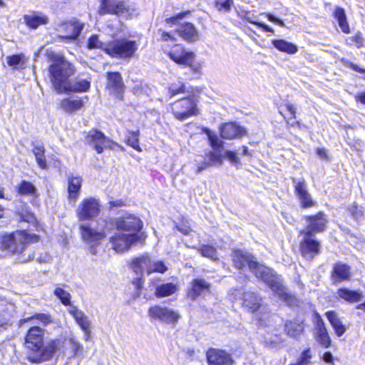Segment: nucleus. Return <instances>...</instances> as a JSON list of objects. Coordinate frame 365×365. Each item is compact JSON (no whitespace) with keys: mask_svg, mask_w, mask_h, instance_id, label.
<instances>
[{"mask_svg":"<svg viewBox=\"0 0 365 365\" xmlns=\"http://www.w3.org/2000/svg\"><path fill=\"white\" fill-rule=\"evenodd\" d=\"M246 133L245 128L236 123H227L220 127V136L224 139L232 140L241 138Z\"/></svg>","mask_w":365,"mask_h":365,"instance_id":"nucleus-19","label":"nucleus"},{"mask_svg":"<svg viewBox=\"0 0 365 365\" xmlns=\"http://www.w3.org/2000/svg\"><path fill=\"white\" fill-rule=\"evenodd\" d=\"M188 14H189V12H181V13L176 14L175 16H174L173 17L166 19L165 21H166L167 24H175L178 20L182 19Z\"/></svg>","mask_w":365,"mask_h":365,"instance_id":"nucleus-59","label":"nucleus"},{"mask_svg":"<svg viewBox=\"0 0 365 365\" xmlns=\"http://www.w3.org/2000/svg\"><path fill=\"white\" fill-rule=\"evenodd\" d=\"M206 355L210 365H232L233 363L230 354L221 349H210Z\"/></svg>","mask_w":365,"mask_h":365,"instance_id":"nucleus-20","label":"nucleus"},{"mask_svg":"<svg viewBox=\"0 0 365 365\" xmlns=\"http://www.w3.org/2000/svg\"><path fill=\"white\" fill-rule=\"evenodd\" d=\"M11 326L9 319L4 314L0 313V333L4 332Z\"/></svg>","mask_w":365,"mask_h":365,"instance_id":"nucleus-55","label":"nucleus"},{"mask_svg":"<svg viewBox=\"0 0 365 365\" xmlns=\"http://www.w3.org/2000/svg\"><path fill=\"white\" fill-rule=\"evenodd\" d=\"M82 185V178L80 176H71L68 178V198L76 201L78 197Z\"/></svg>","mask_w":365,"mask_h":365,"instance_id":"nucleus-28","label":"nucleus"},{"mask_svg":"<svg viewBox=\"0 0 365 365\" xmlns=\"http://www.w3.org/2000/svg\"><path fill=\"white\" fill-rule=\"evenodd\" d=\"M45 148L39 143H34L32 152L35 156L38 165L43 170L48 169L47 162L45 157Z\"/></svg>","mask_w":365,"mask_h":365,"instance_id":"nucleus-34","label":"nucleus"},{"mask_svg":"<svg viewBox=\"0 0 365 365\" xmlns=\"http://www.w3.org/2000/svg\"><path fill=\"white\" fill-rule=\"evenodd\" d=\"M144 233H125L120 231L115 232L110 238L112 248L118 253L128 251L133 245L145 241Z\"/></svg>","mask_w":365,"mask_h":365,"instance_id":"nucleus-6","label":"nucleus"},{"mask_svg":"<svg viewBox=\"0 0 365 365\" xmlns=\"http://www.w3.org/2000/svg\"><path fill=\"white\" fill-rule=\"evenodd\" d=\"M177 34L184 40L196 41L198 39V33L195 26L191 23H185L176 30Z\"/></svg>","mask_w":365,"mask_h":365,"instance_id":"nucleus-26","label":"nucleus"},{"mask_svg":"<svg viewBox=\"0 0 365 365\" xmlns=\"http://www.w3.org/2000/svg\"><path fill=\"white\" fill-rule=\"evenodd\" d=\"M37 262L40 264L48 262L51 260V257L45 253V254H41L36 259Z\"/></svg>","mask_w":365,"mask_h":365,"instance_id":"nucleus-63","label":"nucleus"},{"mask_svg":"<svg viewBox=\"0 0 365 365\" xmlns=\"http://www.w3.org/2000/svg\"><path fill=\"white\" fill-rule=\"evenodd\" d=\"M39 237L26 231H17L8 235H0V254L2 255H16L20 262L26 263L34 259L35 252L30 250L26 255L28 247L38 242Z\"/></svg>","mask_w":365,"mask_h":365,"instance_id":"nucleus-3","label":"nucleus"},{"mask_svg":"<svg viewBox=\"0 0 365 365\" xmlns=\"http://www.w3.org/2000/svg\"><path fill=\"white\" fill-rule=\"evenodd\" d=\"M69 341L70 344H71L72 349L73 350L74 354H76L81 349L80 344L76 341L73 339H71Z\"/></svg>","mask_w":365,"mask_h":365,"instance_id":"nucleus-64","label":"nucleus"},{"mask_svg":"<svg viewBox=\"0 0 365 365\" xmlns=\"http://www.w3.org/2000/svg\"><path fill=\"white\" fill-rule=\"evenodd\" d=\"M242 304L250 312L257 311L260 307L261 299L252 292H246L243 294Z\"/></svg>","mask_w":365,"mask_h":365,"instance_id":"nucleus-31","label":"nucleus"},{"mask_svg":"<svg viewBox=\"0 0 365 365\" xmlns=\"http://www.w3.org/2000/svg\"><path fill=\"white\" fill-rule=\"evenodd\" d=\"M208 140L213 149L220 148L223 145V142L219 139L218 136L215 133L210 136Z\"/></svg>","mask_w":365,"mask_h":365,"instance_id":"nucleus-54","label":"nucleus"},{"mask_svg":"<svg viewBox=\"0 0 365 365\" xmlns=\"http://www.w3.org/2000/svg\"><path fill=\"white\" fill-rule=\"evenodd\" d=\"M325 315L334 329L336 336H341L345 333L346 328L342 324L336 312L334 311H329L326 312Z\"/></svg>","mask_w":365,"mask_h":365,"instance_id":"nucleus-29","label":"nucleus"},{"mask_svg":"<svg viewBox=\"0 0 365 365\" xmlns=\"http://www.w3.org/2000/svg\"><path fill=\"white\" fill-rule=\"evenodd\" d=\"M303 240L301 242V252L304 258L312 260L320 252V243L313 235H303Z\"/></svg>","mask_w":365,"mask_h":365,"instance_id":"nucleus-16","label":"nucleus"},{"mask_svg":"<svg viewBox=\"0 0 365 365\" xmlns=\"http://www.w3.org/2000/svg\"><path fill=\"white\" fill-rule=\"evenodd\" d=\"M168 269L165 264L162 261L153 262L152 261L151 273L156 272L164 273Z\"/></svg>","mask_w":365,"mask_h":365,"instance_id":"nucleus-52","label":"nucleus"},{"mask_svg":"<svg viewBox=\"0 0 365 365\" xmlns=\"http://www.w3.org/2000/svg\"><path fill=\"white\" fill-rule=\"evenodd\" d=\"M152 260L148 255H142L133 260L130 267L138 276H142L143 272L151 274Z\"/></svg>","mask_w":365,"mask_h":365,"instance_id":"nucleus-24","label":"nucleus"},{"mask_svg":"<svg viewBox=\"0 0 365 365\" xmlns=\"http://www.w3.org/2000/svg\"><path fill=\"white\" fill-rule=\"evenodd\" d=\"M48 20L47 16L38 14V13L24 16V21L26 25L31 29H36L40 25L46 24Z\"/></svg>","mask_w":365,"mask_h":365,"instance_id":"nucleus-35","label":"nucleus"},{"mask_svg":"<svg viewBox=\"0 0 365 365\" xmlns=\"http://www.w3.org/2000/svg\"><path fill=\"white\" fill-rule=\"evenodd\" d=\"M91 88V81L86 79H82L78 77L75 78L63 86V93H82L88 91Z\"/></svg>","mask_w":365,"mask_h":365,"instance_id":"nucleus-23","label":"nucleus"},{"mask_svg":"<svg viewBox=\"0 0 365 365\" xmlns=\"http://www.w3.org/2000/svg\"><path fill=\"white\" fill-rule=\"evenodd\" d=\"M334 17L337 20L339 26L345 34L349 33V26L346 21V17L344 10L341 8H337L334 11Z\"/></svg>","mask_w":365,"mask_h":365,"instance_id":"nucleus-42","label":"nucleus"},{"mask_svg":"<svg viewBox=\"0 0 365 365\" xmlns=\"http://www.w3.org/2000/svg\"><path fill=\"white\" fill-rule=\"evenodd\" d=\"M247 20L250 23L253 24L257 26L259 28H262L264 31L270 32L272 34L274 33V30L272 28H271L270 26H267V24H265L264 23L255 21L252 19H251L250 17H247Z\"/></svg>","mask_w":365,"mask_h":365,"instance_id":"nucleus-56","label":"nucleus"},{"mask_svg":"<svg viewBox=\"0 0 365 365\" xmlns=\"http://www.w3.org/2000/svg\"><path fill=\"white\" fill-rule=\"evenodd\" d=\"M231 257L237 268L243 269L248 267L256 277L263 281L279 297L284 300L287 299L288 294L279 279L273 274L269 268L259 264L249 252L242 250H235L232 251Z\"/></svg>","mask_w":365,"mask_h":365,"instance_id":"nucleus-1","label":"nucleus"},{"mask_svg":"<svg viewBox=\"0 0 365 365\" xmlns=\"http://www.w3.org/2000/svg\"><path fill=\"white\" fill-rule=\"evenodd\" d=\"M207 157L208 158L207 162L203 161L200 163L197 160H195L197 163V173L202 172L207 167L221 165L222 163V158L220 154L210 151L207 154Z\"/></svg>","mask_w":365,"mask_h":365,"instance_id":"nucleus-32","label":"nucleus"},{"mask_svg":"<svg viewBox=\"0 0 365 365\" xmlns=\"http://www.w3.org/2000/svg\"><path fill=\"white\" fill-rule=\"evenodd\" d=\"M314 336L317 341L322 346L327 348L330 346L331 339L323 319L317 314V321L314 328Z\"/></svg>","mask_w":365,"mask_h":365,"instance_id":"nucleus-21","label":"nucleus"},{"mask_svg":"<svg viewBox=\"0 0 365 365\" xmlns=\"http://www.w3.org/2000/svg\"><path fill=\"white\" fill-rule=\"evenodd\" d=\"M233 1L232 0H225L224 2H217L216 3V7L219 11H221L222 9H224L226 11H230L231 6L232 4Z\"/></svg>","mask_w":365,"mask_h":365,"instance_id":"nucleus-57","label":"nucleus"},{"mask_svg":"<svg viewBox=\"0 0 365 365\" xmlns=\"http://www.w3.org/2000/svg\"><path fill=\"white\" fill-rule=\"evenodd\" d=\"M197 252H200L203 257L210 258L212 260H217V253L216 249L210 245H202L196 248Z\"/></svg>","mask_w":365,"mask_h":365,"instance_id":"nucleus-44","label":"nucleus"},{"mask_svg":"<svg viewBox=\"0 0 365 365\" xmlns=\"http://www.w3.org/2000/svg\"><path fill=\"white\" fill-rule=\"evenodd\" d=\"M312 358V354L311 352V349L310 348H308L301 353L296 363L290 364L289 365H309Z\"/></svg>","mask_w":365,"mask_h":365,"instance_id":"nucleus-47","label":"nucleus"},{"mask_svg":"<svg viewBox=\"0 0 365 365\" xmlns=\"http://www.w3.org/2000/svg\"><path fill=\"white\" fill-rule=\"evenodd\" d=\"M68 312L73 317L76 324L84 332L85 339L87 340L90 336V321L84 312L80 310L76 306H71L67 309Z\"/></svg>","mask_w":365,"mask_h":365,"instance_id":"nucleus-18","label":"nucleus"},{"mask_svg":"<svg viewBox=\"0 0 365 365\" xmlns=\"http://www.w3.org/2000/svg\"><path fill=\"white\" fill-rule=\"evenodd\" d=\"M286 329H287V334L290 336L296 338L302 334V332L304 330V327L300 324L289 322V324H286Z\"/></svg>","mask_w":365,"mask_h":365,"instance_id":"nucleus-46","label":"nucleus"},{"mask_svg":"<svg viewBox=\"0 0 365 365\" xmlns=\"http://www.w3.org/2000/svg\"><path fill=\"white\" fill-rule=\"evenodd\" d=\"M85 142L98 153H102L104 149L112 148L115 143L107 138L101 131L92 130L86 136Z\"/></svg>","mask_w":365,"mask_h":365,"instance_id":"nucleus-13","label":"nucleus"},{"mask_svg":"<svg viewBox=\"0 0 365 365\" xmlns=\"http://www.w3.org/2000/svg\"><path fill=\"white\" fill-rule=\"evenodd\" d=\"M185 86L184 83L179 82L178 84H172L169 88V93L170 94V97H173L179 93H185Z\"/></svg>","mask_w":365,"mask_h":365,"instance_id":"nucleus-51","label":"nucleus"},{"mask_svg":"<svg viewBox=\"0 0 365 365\" xmlns=\"http://www.w3.org/2000/svg\"><path fill=\"white\" fill-rule=\"evenodd\" d=\"M108 86L115 90L118 94L123 91V83L118 73H108Z\"/></svg>","mask_w":365,"mask_h":365,"instance_id":"nucleus-37","label":"nucleus"},{"mask_svg":"<svg viewBox=\"0 0 365 365\" xmlns=\"http://www.w3.org/2000/svg\"><path fill=\"white\" fill-rule=\"evenodd\" d=\"M172 111L179 120L183 121L198 114L195 101L192 98H185L173 103Z\"/></svg>","mask_w":365,"mask_h":365,"instance_id":"nucleus-10","label":"nucleus"},{"mask_svg":"<svg viewBox=\"0 0 365 365\" xmlns=\"http://www.w3.org/2000/svg\"><path fill=\"white\" fill-rule=\"evenodd\" d=\"M83 27L84 24L76 19L59 24L56 30L58 32L65 33V35L58 36L57 38L60 41L73 42L78 39Z\"/></svg>","mask_w":365,"mask_h":365,"instance_id":"nucleus-11","label":"nucleus"},{"mask_svg":"<svg viewBox=\"0 0 365 365\" xmlns=\"http://www.w3.org/2000/svg\"><path fill=\"white\" fill-rule=\"evenodd\" d=\"M351 278V268L346 264L336 263L333 267L331 279L334 284L349 280Z\"/></svg>","mask_w":365,"mask_h":365,"instance_id":"nucleus-25","label":"nucleus"},{"mask_svg":"<svg viewBox=\"0 0 365 365\" xmlns=\"http://www.w3.org/2000/svg\"><path fill=\"white\" fill-rule=\"evenodd\" d=\"M307 227L301 231L302 235H313V233L323 232L327 223L326 215L322 212H319L315 215L306 216Z\"/></svg>","mask_w":365,"mask_h":365,"instance_id":"nucleus-15","label":"nucleus"},{"mask_svg":"<svg viewBox=\"0 0 365 365\" xmlns=\"http://www.w3.org/2000/svg\"><path fill=\"white\" fill-rule=\"evenodd\" d=\"M53 294L61 301V302L64 306H68L69 307H71V306H73V304H72L71 302V294L68 292L66 291L63 288L57 287L53 290Z\"/></svg>","mask_w":365,"mask_h":365,"instance_id":"nucleus-43","label":"nucleus"},{"mask_svg":"<svg viewBox=\"0 0 365 365\" xmlns=\"http://www.w3.org/2000/svg\"><path fill=\"white\" fill-rule=\"evenodd\" d=\"M84 106V102L81 98H66L61 101L60 108L66 113H72L80 110Z\"/></svg>","mask_w":365,"mask_h":365,"instance_id":"nucleus-30","label":"nucleus"},{"mask_svg":"<svg viewBox=\"0 0 365 365\" xmlns=\"http://www.w3.org/2000/svg\"><path fill=\"white\" fill-rule=\"evenodd\" d=\"M294 187V192L296 193V195L297 197L299 196L307 193V185L305 183V181L304 180H293Z\"/></svg>","mask_w":365,"mask_h":365,"instance_id":"nucleus-48","label":"nucleus"},{"mask_svg":"<svg viewBox=\"0 0 365 365\" xmlns=\"http://www.w3.org/2000/svg\"><path fill=\"white\" fill-rule=\"evenodd\" d=\"M79 229L83 241L89 246L90 253L93 255H96V247L106 238V232L103 230L93 229L89 224L85 223H81L79 225Z\"/></svg>","mask_w":365,"mask_h":365,"instance_id":"nucleus-9","label":"nucleus"},{"mask_svg":"<svg viewBox=\"0 0 365 365\" xmlns=\"http://www.w3.org/2000/svg\"><path fill=\"white\" fill-rule=\"evenodd\" d=\"M137 11L135 4L128 1L103 0L98 9L101 16L106 14H115L118 16H130Z\"/></svg>","mask_w":365,"mask_h":365,"instance_id":"nucleus-7","label":"nucleus"},{"mask_svg":"<svg viewBox=\"0 0 365 365\" xmlns=\"http://www.w3.org/2000/svg\"><path fill=\"white\" fill-rule=\"evenodd\" d=\"M117 231L125 233H138L143 228L141 220L132 214H126L122 217L115 218L113 222Z\"/></svg>","mask_w":365,"mask_h":365,"instance_id":"nucleus-12","label":"nucleus"},{"mask_svg":"<svg viewBox=\"0 0 365 365\" xmlns=\"http://www.w3.org/2000/svg\"><path fill=\"white\" fill-rule=\"evenodd\" d=\"M148 315L150 318L167 324H176L180 317V314L166 307L155 305L149 308Z\"/></svg>","mask_w":365,"mask_h":365,"instance_id":"nucleus-14","label":"nucleus"},{"mask_svg":"<svg viewBox=\"0 0 365 365\" xmlns=\"http://www.w3.org/2000/svg\"><path fill=\"white\" fill-rule=\"evenodd\" d=\"M18 193L22 195H37L36 187L30 182L26 180L21 181L17 187Z\"/></svg>","mask_w":365,"mask_h":365,"instance_id":"nucleus-41","label":"nucleus"},{"mask_svg":"<svg viewBox=\"0 0 365 365\" xmlns=\"http://www.w3.org/2000/svg\"><path fill=\"white\" fill-rule=\"evenodd\" d=\"M6 63L9 66L14 69L24 68L27 59L23 53L9 56L6 58Z\"/></svg>","mask_w":365,"mask_h":365,"instance_id":"nucleus-40","label":"nucleus"},{"mask_svg":"<svg viewBox=\"0 0 365 365\" xmlns=\"http://www.w3.org/2000/svg\"><path fill=\"white\" fill-rule=\"evenodd\" d=\"M138 46L135 41L123 38L108 42L105 52L112 58L127 59L134 57Z\"/></svg>","mask_w":365,"mask_h":365,"instance_id":"nucleus-5","label":"nucleus"},{"mask_svg":"<svg viewBox=\"0 0 365 365\" xmlns=\"http://www.w3.org/2000/svg\"><path fill=\"white\" fill-rule=\"evenodd\" d=\"M122 26H123L119 22L117 24L115 28H114L115 26L113 25L108 26V27L110 28L111 36L113 37L118 36L123 31Z\"/></svg>","mask_w":365,"mask_h":365,"instance_id":"nucleus-62","label":"nucleus"},{"mask_svg":"<svg viewBox=\"0 0 365 365\" xmlns=\"http://www.w3.org/2000/svg\"><path fill=\"white\" fill-rule=\"evenodd\" d=\"M98 199L93 197L84 198L78 205L76 212L78 221H91L96 218L101 211Z\"/></svg>","mask_w":365,"mask_h":365,"instance_id":"nucleus-8","label":"nucleus"},{"mask_svg":"<svg viewBox=\"0 0 365 365\" xmlns=\"http://www.w3.org/2000/svg\"><path fill=\"white\" fill-rule=\"evenodd\" d=\"M169 57L178 64L190 66L195 60V53L181 46H175L168 53Z\"/></svg>","mask_w":365,"mask_h":365,"instance_id":"nucleus-17","label":"nucleus"},{"mask_svg":"<svg viewBox=\"0 0 365 365\" xmlns=\"http://www.w3.org/2000/svg\"><path fill=\"white\" fill-rule=\"evenodd\" d=\"M45 329L38 325L31 326L24 338V345L29 351L27 359L31 363H41L51 359L62 346L59 339L50 340L44 345Z\"/></svg>","mask_w":365,"mask_h":365,"instance_id":"nucleus-2","label":"nucleus"},{"mask_svg":"<svg viewBox=\"0 0 365 365\" xmlns=\"http://www.w3.org/2000/svg\"><path fill=\"white\" fill-rule=\"evenodd\" d=\"M177 290L178 286L175 284L165 283L156 287L155 295L158 298L168 297L175 293Z\"/></svg>","mask_w":365,"mask_h":365,"instance_id":"nucleus-36","label":"nucleus"},{"mask_svg":"<svg viewBox=\"0 0 365 365\" xmlns=\"http://www.w3.org/2000/svg\"><path fill=\"white\" fill-rule=\"evenodd\" d=\"M47 56L51 62L48 71L51 84L56 91L61 94L63 93V86L69 81L68 78L76 73V67L62 55L50 51Z\"/></svg>","mask_w":365,"mask_h":365,"instance_id":"nucleus-4","label":"nucleus"},{"mask_svg":"<svg viewBox=\"0 0 365 365\" xmlns=\"http://www.w3.org/2000/svg\"><path fill=\"white\" fill-rule=\"evenodd\" d=\"M348 210L351 215L356 220L361 217L363 215L361 207H359V205L356 204L350 205L348 208Z\"/></svg>","mask_w":365,"mask_h":365,"instance_id":"nucleus-53","label":"nucleus"},{"mask_svg":"<svg viewBox=\"0 0 365 365\" xmlns=\"http://www.w3.org/2000/svg\"><path fill=\"white\" fill-rule=\"evenodd\" d=\"M35 320H37L39 322V324L43 326H47L48 324H51L53 322L51 316L50 314L38 313L35 314L34 315L30 317H26L21 319L20 321V323L23 324L24 323L31 322L32 324H34L36 323Z\"/></svg>","mask_w":365,"mask_h":365,"instance_id":"nucleus-38","label":"nucleus"},{"mask_svg":"<svg viewBox=\"0 0 365 365\" xmlns=\"http://www.w3.org/2000/svg\"><path fill=\"white\" fill-rule=\"evenodd\" d=\"M273 46L280 51L294 54L298 51L297 46L283 39L272 41Z\"/></svg>","mask_w":365,"mask_h":365,"instance_id":"nucleus-39","label":"nucleus"},{"mask_svg":"<svg viewBox=\"0 0 365 365\" xmlns=\"http://www.w3.org/2000/svg\"><path fill=\"white\" fill-rule=\"evenodd\" d=\"M176 34H178L176 31H175L173 32L162 31L161 38L164 41H176V38H175Z\"/></svg>","mask_w":365,"mask_h":365,"instance_id":"nucleus-58","label":"nucleus"},{"mask_svg":"<svg viewBox=\"0 0 365 365\" xmlns=\"http://www.w3.org/2000/svg\"><path fill=\"white\" fill-rule=\"evenodd\" d=\"M225 157L232 163H239V158L235 152L227 150L225 152Z\"/></svg>","mask_w":365,"mask_h":365,"instance_id":"nucleus-61","label":"nucleus"},{"mask_svg":"<svg viewBox=\"0 0 365 365\" xmlns=\"http://www.w3.org/2000/svg\"><path fill=\"white\" fill-rule=\"evenodd\" d=\"M16 215L21 221L26 222L33 225L36 224V218L26 204H22L16 208Z\"/></svg>","mask_w":365,"mask_h":365,"instance_id":"nucleus-33","label":"nucleus"},{"mask_svg":"<svg viewBox=\"0 0 365 365\" xmlns=\"http://www.w3.org/2000/svg\"><path fill=\"white\" fill-rule=\"evenodd\" d=\"M299 200L300 201L301 206L304 208H308L311 207H314L316 203L312 199L311 195L307 192V193L301 196H299Z\"/></svg>","mask_w":365,"mask_h":365,"instance_id":"nucleus-50","label":"nucleus"},{"mask_svg":"<svg viewBox=\"0 0 365 365\" xmlns=\"http://www.w3.org/2000/svg\"><path fill=\"white\" fill-rule=\"evenodd\" d=\"M264 14L267 17L268 20L270 21L271 22H272L279 26H282V27L285 26L283 21L279 19H277L273 14H269V13H264Z\"/></svg>","mask_w":365,"mask_h":365,"instance_id":"nucleus-60","label":"nucleus"},{"mask_svg":"<svg viewBox=\"0 0 365 365\" xmlns=\"http://www.w3.org/2000/svg\"><path fill=\"white\" fill-rule=\"evenodd\" d=\"M106 46V44H104L103 42H101L97 35H93L88 38V47L90 49L101 48L105 51Z\"/></svg>","mask_w":365,"mask_h":365,"instance_id":"nucleus-49","label":"nucleus"},{"mask_svg":"<svg viewBox=\"0 0 365 365\" xmlns=\"http://www.w3.org/2000/svg\"><path fill=\"white\" fill-rule=\"evenodd\" d=\"M192 288L188 292L187 296L192 300L197 297L206 294L210 292V284L204 279H195L192 280Z\"/></svg>","mask_w":365,"mask_h":365,"instance_id":"nucleus-22","label":"nucleus"},{"mask_svg":"<svg viewBox=\"0 0 365 365\" xmlns=\"http://www.w3.org/2000/svg\"><path fill=\"white\" fill-rule=\"evenodd\" d=\"M139 135L140 131L138 130L136 131H128L126 139V143L137 151H141L139 145Z\"/></svg>","mask_w":365,"mask_h":365,"instance_id":"nucleus-45","label":"nucleus"},{"mask_svg":"<svg viewBox=\"0 0 365 365\" xmlns=\"http://www.w3.org/2000/svg\"><path fill=\"white\" fill-rule=\"evenodd\" d=\"M336 294L337 297L349 303L359 302L364 297L362 291L359 289L350 290L347 288L339 289L336 292Z\"/></svg>","mask_w":365,"mask_h":365,"instance_id":"nucleus-27","label":"nucleus"}]
</instances>
